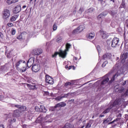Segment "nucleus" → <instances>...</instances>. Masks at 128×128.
Wrapping results in <instances>:
<instances>
[{"label": "nucleus", "instance_id": "dca6fc26", "mask_svg": "<svg viewBox=\"0 0 128 128\" xmlns=\"http://www.w3.org/2000/svg\"><path fill=\"white\" fill-rule=\"evenodd\" d=\"M121 104L120 99H116L112 106H113L114 108H116V106H120Z\"/></svg>", "mask_w": 128, "mask_h": 128}, {"label": "nucleus", "instance_id": "c9c22d12", "mask_svg": "<svg viewBox=\"0 0 128 128\" xmlns=\"http://www.w3.org/2000/svg\"><path fill=\"white\" fill-rule=\"evenodd\" d=\"M90 126H92V123H90V122H88L86 124V128H90Z\"/></svg>", "mask_w": 128, "mask_h": 128}, {"label": "nucleus", "instance_id": "2eb2a0df", "mask_svg": "<svg viewBox=\"0 0 128 128\" xmlns=\"http://www.w3.org/2000/svg\"><path fill=\"white\" fill-rule=\"evenodd\" d=\"M10 65L6 64L1 67V70L2 72H8L10 70Z\"/></svg>", "mask_w": 128, "mask_h": 128}, {"label": "nucleus", "instance_id": "423d86ee", "mask_svg": "<svg viewBox=\"0 0 128 128\" xmlns=\"http://www.w3.org/2000/svg\"><path fill=\"white\" fill-rule=\"evenodd\" d=\"M46 116L45 118H44L42 114H40L38 118H37L36 120V122L38 124H42V122H46Z\"/></svg>", "mask_w": 128, "mask_h": 128}, {"label": "nucleus", "instance_id": "4d7b16f0", "mask_svg": "<svg viewBox=\"0 0 128 128\" xmlns=\"http://www.w3.org/2000/svg\"><path fill=\"white\" fill-rule=\"evenodd\" d=\"M48 32H46L45 33V36L46 38H48Z\"/></svg>", "mask_w": 128, "mask_h": 128}, {"label": "nucleus", "instance_id": "393cba45", "mask_svg": "<svg viewBox=\"0 0 128 128\" xmlns=\"http://www.w3.org/2000/svg\"><path fill=\"white\" fill-rule=\"evenodd\" d=\"M112 108H114V107L112 106V105H110V106L108 108H107L103 112L102 114H108V112H110V110H112Z\"/></svg>", "mask_w": 128, "mask_h": 128}, {"label": "nucleus", "instance_id": "aec40b11", "mask_svg": "<svg viewBox=\"0 0 128 128\" xmlns=\"http://www.w3.org/2000/svg\"><path fill=\"white\" fill-rule=\"evenodd\" d=\"M108 12L106 11H104L98 16L97 18L98 20H100V18H102V16H106Z\"/></svg>", "mask_w": 128, "mask_h": 128}, {"label": "nucleus", "instance_id": "9d476101", "mask_svg": "<svg viewBox=\"0 0 128 128\" xmlns=\"http://www.w3.org/2000/svg\"><path fill=\"white\" fill-rule=\"evenodd\" d=\"M34 58L32 57L28 60L27 62V66L28 68H30V66H32L34 64Z\"/></svg>", "mask_w": 128, "mask_h": 128}, {"label": "nucleus", "instance_id": "69168bd1", "mask_svg": "<svg viewBox=\"0 0 128 128\" xmlns=\"http://www.w3.org/2000/svg\"><path fill=\"white\" fill-rule=\"evenodd\" d=\"M98 0V2H100L102 3V1H103L104 0Z\"/></svg>", "mask_w": 128, "mask_h": 128}, {"label": "nucleus", "instance_id": "f8f14e48", "mask_svg": "<svg viewBox=\"0 0 128 128\" xmlns=\"http://www.w3.org/2000/svg\"><path fill=\"white\" fill-rule=\"evenodd\" d=\"M16 108H18L19 110L22 112H25L26 110V106H20V105H14Z\"/></svg>", "mask_w": 128, "mask_h": 128}, {"label": "nucleus", "instance_id": "0eeeda50", "mask_svg": "<svg viewBox=\"0 0 128 128\" xmlns=\"http://www.w3.org/2000/svg\"><path fill=\"white\" fill-rule=\"evenodd\" d=\"M66 106V104L64 102H60L56 104L54 107H52L51 108L52 111L54 112V110H56V108H64V106Z\"/></svg>", "mask_w": 128, "mask_h": 128}, {"label": "nucleus", "instance_id": "a211bd4d", "mask_svg": "<svg viewBox=\"0 0 128 128\" xmlns=\"http://www.w3.org/2000/svg\"><path fill=\"white\" fill-rule=\"evenodd\" d=\"M112 58V54L110 53H107L102 56L103 60H110Z\"/></svg>", "mask_w": 128, "mask_h": 128}, {"label": "nucleus", "instance_id": "79ce46f5", "mask_svg": "<svg viewBox=\"0 0 128 128\" xmlns=\"http://www.w3.org/2000/svg\"><path fill=\"white\" fill-rule=\"evenodd\" d=\"M119 120L118 118H117L115 120H114L112 122H110L108 124H114V122H118V120Z\"/></svg>", "mask_w": 128, "mask_h": 128}, {"label": "nucleus", "instance_id": "4c0bfd02", "mask_svg": "<svg viewBox=\"0 0 128 128\" xmlns=\"http://www.w3.org/2000/svg\"><path fill=\"white\" fill-rule=\"evenodd\" d=\"M108 64V61L104 62V63L102 64V68H104V66H106V64Z\"/></svg>", "mask_w": 128, "mask_h": 128}, {"label": "nucleus", "instance_id": "6e6552de", "mask_svg": "<svg viewBox=\"0 0 128 128\" xmlns=\"http://www.w3.org/2000/svg\"><path fill=\"white\" fill-rule=\"evenodd\" d=\"M46 82L50 84H54V78L48 75H46Z\"/></svg>", "mask_w": 128, "mask_h": 128}, {"label": "nucleus", "instance_id": "a878e982", "mask_svg": "<svg viewBox=\"0 0 128 128\" xmlns=\"http://www.w3.org/2000/svg\"><path fill=\"white\" fill-rule=\"evenodd\" d=\"M100 33L101 34L102 38H108V34H106V33L104 31L100 30Z\"/></svg>", "mask_w": 128, "mask_h": 128}, {"label": "nucleus", "instance_id": "f704fd0d", "mask_svg": "<svg viewBox=\"0 0 128 128\" xmlns=\"http://www.w3.org/2000/svg\"><path fill=\"white\" fill-rule=\"evenodd\" d=\"M94 12V8H90L86 11V12Z\"/></svg>", "mask_w": 128, "mask_h": 128}, {"label": "nucleus", "instance_id": "72a5a7b5", "mask_svg": "<svg viewBox=\"0 0 128 128\" xmlns=\"http://www.w3.org/2000/svg\"><path fill=\"white\" fill-rule=\"evenodd\" d=\"M14 74V70H11L10 72H8V73H7V74L8 76H12Z\"/></svg>", "mask_w": 128, "mask_h": 128}, {"label": "nucleus", "instance_id": "c756f323", "mask_svg": "<svg viewBox=\"0 0 128 128\" xmlns=\"http://www.w3.org/2000/svg\"><path fill=\"white\" fill-rule=\"evenodd\" d=\"M40 112H46V107L44 106H40Z\"/></svg>", "mask_w": 128, "mask_h": 128}, {"label": "nucleus", "instance_id": "de8ad7c7", "mask_svg": "<svg viewBox=\"0 0 128 128\" xmlns=\"http://www.w3.org/2000/svg\"><path fill=\"white\" fill-rule=\"evenodd\" d=\"M16 120V118H14L13 120H10L9 122H14Z\"/></svg>", "mask_w": 128, "mask_h": 128}, {"label": "nucleus", "instance_id": "473e14b6", "mask_svg": "<svg viewBox=\"0 0 128 128\" xmlns=\"http://www.w3.org/2000/svg\"><path fill=\"white\" fill-rule=\"evenodd\" d=\"M62 38L61 36H58L56 40V42H62Z\"/></svg>", "mask_w": 128, "mask_h": 128}, {"label": "nucleus", "instance_id": "e2e57ef3", "mask_svg": "<svg viewBox=\"0 0 128 128\" xmlns=\"http://www.w3.org/2000/svg\"><path fill=\"white\" fill-rule=\"evenodd\" d=\"M26 8V6H22V8Z\"/></svg>", "mask_w": 128, "mask_h": 128}, {"label": "nucleus", "instance_id": "680f3d73", "mask_svg": "<svg viewBox=\"0 0 128 128\" xmlns=\"http://www.w3.org/2000/svg\"><path fill=\"white\" fill-rule=\"evenodd\" d=\"M73 14H76V10H74V11H73Z\"/></svg>", "mask_w": 128, "mask_h": 128}, {"label": "nucleus", "instance_id": "412c9836", "mask_svg": "<svg viewBox=\"0 0 128 128\" xmlns=\"http://www.w3.org/2000/svg\"><path fill=\"white\" fill-rule=\"evenodd\" d=\"M18 18V14H14L10 18V22H14L15 20H16Z\"/></svg>", "mask_w": 128, "mask_h": 128}, {"label": "nucleus", "instance_id": "864d4df0", "mask_svg": "<svg viewBox=\"0 0 128 128\" xmlns=\"http://www.w3.org/2000/svg\"><path fill=\"white\" fill-rule=\"evenodd\" d=\"M126 81H124V82H122V86H126Z\"/></svg>", "mask_w": 128, "mask_h": 128}, {"label": "nucleus", "instance_id": "6ab92c4d", "mask_svg": "<svg viewBox=\"0 0 128 128\" xmlns=\"http://www.w3.org/2000/svg\"><path fill=\"white\" fill-rule=\"evenodd\" d=\"M122 62H124L126 58H128V52L123 54L120 57Z\"/></svg>", "mask_w": 128, "mask_h": 128}, {"label": "nucleus", "instance_id": "774afa93", "mask_svg": "<svg viewBox=\"0 0 128 128\" xmlns=\"http://www.w3.org/2000/svg\"><path fill=\"white\" fill-rule=\"evenodd\" d=\"M23 128H26V125L23 126Z\"/></svg>", "mask_w": 128, "mask_h": 128}, {"label": "nucleus", "instance_id": "5701e85b", "mask_svg": "<svg viewBox=\"0 0 128 128\" xmlns=\"http://www.w3.org/2000/svg\"><path fill=\"white\" fill-rule=\"evenodd\" d=\"M26 86H28V88L30 90H36V85L34 84H26Z\"/></svg>", "mask_w": 128, "mask_h": 128}, {"label": "nucleus", "instance_id": "39448f33", "mask_svg": "<svg viewBox=\"0 0 128 128\" xmlns=\"http://www.w3.org/2000/svg\"><path fill=\"white\" fill-rule=\"evenodd\" d=\"M118 42H120V39L116 37L114 38L112 41L111 46L116 48L118 46Z\"/></svg>", "mask_w": 128, "mask_h": 128}, {"label": "nucleus", "instance_id": "bf43d9fd", "mask_svg": "<svg viewBox=\"0 0 128 128\" xmlns=\"http://www.w3.org/2000/svg\"><path fill=\"white\" fill-rule=\"evenodd\" d=\"M104 115L102 114L101 115H100V118H104Z\"/></svg>", "mask_w": 128, "mask_h": 128}, {"label": "nucleus", "instance_id": "603ef678", "mask_svg": "<svg viewBox=\"0 0 128 128\" xmlns=\"http://www.w3.org/2000/svg\"><path fill=\"white\" fill-rule=\"evenodd\" d=\"M106 42H107V44H108V46H110V40H107Z\"/></svg>", "mask_w": 128, "mask_h": 128}, {"label": "nucleus", "instance_id": "5fc2aeb1", "mask_svg": "<svg viewBox=\"0 0 128 128\" xmlns=\"http://www.w3.org/2000/svg\"><path fill=\"white\" fill-rule=\"evenodd\" d=\"M4 96L2 95L0 96V100H4Z\"/></svg>", "mask_w": 128, "mask_h": 128}, {"label": "nucleus", "instance_id": "ea45409f", "mask_svg": "<svg viewBox=\"0 0 128 128\" xmlns=\"http://www.w3.org/2000/svg\"><path fill=\"white\" fill-rule=\"evenodd\" d=\"M110 14L112 16H114V14H116V12L114 10H112L110 12Z\"/></svg>", "mask_w": 128, "mask_h": 128}, {"label": "nucleus", "instance_id": "9b49d317", "mask_svg": "<svg viewBox=\"0 0 128 128\" xmlns=\"http://www.w3.org/2000/svg\"><path fill=\"white\" fill-rule=\"evenodd\" d=\"M20 10H22L20 5H18L13 10V12L14 14H18Z\"/></svg>", "mask_w": 128, "mask_h": 128}, {"label": "nucleus", "instance_id": "e433bc0d", "mask_svg": "<svg viewBox=\"0 0 128 128\" xmlns=\"http://www.w3.org/2000/svg\"><path fill=\"white\" fill-rule=\"evenodd\" d=\"M12 34L14 36L16 34V30L12 28Z\"/></svg>", "mask_w": 128, "mask_h": 128}, {"label": "nucleus", "instance_id": "0e129e2a", "mask_svg": "<svg viewBox=\"0 0 128 128\" xmlns=\"http://www.w3.org/2000/svg\"><path fill=\"white\" fill-rule=\"evenodd\" d=\"M0 36H2V33L0 32Z\"/></svg>", "mask_w": 128, "mask_h": 128}, {"label": "nucleus", "instance_id": "1a4fd4ad", "mask_svg": "<svg viewBox=\"0 0 128 128\" xmlns=\"http://www.w3.org/2000/svg\"><path fill=\"white\" fill-rule=\"evenodd\" d=\"M84 26L82 25L80 26L77 28L73 30L72 34H76L80 32H82V30H84Z\"/></svg>", "mask_w": 128, "mask_h": 128}, {"label": "nucleus", "instance_id": "052dcab7", "mask_svg": "<svg viewBox=\"0 0 128 128\" xmlns=\"http://www.w3.org/2000/svg\"><path fill=\"white\" fill-rule=\"evenodd\" d=\"M124 2H122V6L123 8H124Z\"/></svg>", "mask_w": 128, "mask_h": 128}, {"label": "nucleus", "instance_id": "b1692460", "mask_svg": "<svg viewBox=\"0 0 128 128\" xmlns=\"http://www.w3.org/2000/svg\"><path fill=\"white\" fill-rule=\"evenodd\" d=\"M70 46H72V45L68 43H67L66 45V49L64 51L66 52H66L68 50V48H70Z\"/></svg>", "mask_w": 128, "mask_h": 128}, {"label": "nucleus", "instance_id": "bb28decb", "mask_svg": "<svg viewBox=\"0 0 128 128\" xmlns=\"http://www.w3.org/2000/svg\"><path fill=\"white\" fill-rule=\"evenodd\" d=\"M18 0H7L6 2L8 4H16V2H18Z\"/></svg>", "mask_w": 128, "mask_h": 128}, {"label": "nucleus", "instance_id": "7c9ffc66", "mask_svg": "<svg viewBox=\"0 0 128 128\" xmlns=\"http://www.w3.org/2000/svg\"><path fill=\"white\" fill-rule=\"evenodd\" d=\"M10 51L8 52V50H6L5 54L6 56V57L8 58H10Z\"/></svg>", "mask_w": 128, "mask_h": 128}, {"label": "nucleus", "instance_id": "ddd939ff", "mask_svg": "<svg viewBox=\"0 0 128 128\" xmlns=\"http://www.w3.org/2000/svg\"><path fill=\"white\" fill-rule=\"evenodd\" d=\"M20 114H22V112H20L18 109L16 110L13 113V116H14V118H20Z\"/></svg>", "mask_w": 128, "mask_h": 128}, {"label": "nucleus", "instance_id": "f3484780", "mask_svg": "<svg viewBox=\"0 0 128 128\" xmlns=\"http://www.w3.org/2000/svg\"><path fill=\"white\" fill-rule=\"evenodd\" d=\"M42 50L40 49H34L33 50V54L35 56H40V54H42Z\"/></svg>", "mask_w": 128, "mask_h": 128}, {"label": "nucleus", "instance_id": "6e6d98bb", "mask_svg": "<svg viewBox=\"0 0 128 128\" xmlns=\"http://www.w3.org/2000/svg\"><path fill=\"white\" fill-rule=\"evenodd\" d=\"M72 68L73 70H74V66H70L68 67V70H72Z\"/></svg>", "mask_w": 128, "mask_h": 128}, {"label": "nucleus", "instance_id": "37998d69", "mask_svg": "<svg viewBox=\"0 0 128 128\" xmlns=\"http://www.w3.org/2000/svg\"><path fill=\"white\" fill-rule=\"evenodd\" d=\"M58 28V26L56 24H54L53 26V30H56V29Z\"/></svg>", "mask_w": 128, "mask_h": 128}, {"label": "nucleus", "instance_id": "4be33fe9", "mask_svg": "<svg viewBox=\"0 0 128 128\" xmlns=\"http://www.w3.org/2000/svg\"><path fill=\"white\" fill-rule=\"evenodd\" d=\"M94 36H96V34L94 33V32H92L90 33L88 36L87 38L88 40H92L94 38Z\"/></svg>", "mask_w": 128, "mask_h": 128}, {"label": "nucleus", "instance_id": "a19ab883", "mask_svg": "<svg viewBox=\"0 0 128 128\" xmlns=\"http://www.w3.org/2000/svg\"><path fill=\"white\" fill-rule=\"evenodd\" d=\"M96 49L98 52V53L100 54V47L99 46H96Z\"/></svg>", "mask_w": 128, "mask_h": 128}, {"label": "nucleus", "instance_id": "20e7f679", "mask_svg": "<svg viewBox=\"0 0 128 128\" xmlns=\"http://www.w3.org/2000/svg\"><path fill=\"white\" fill-rule=\"evenodd\" d=\"M10 16V11L8 9H4L2 12V18L8 20Z\"/></svg>", "mask_w": 128, "mask_h": 128}, {"label": "nucleus", "instance_id": "8fccbe9b", "mask_svg": "<svg viewBox=\"0 0 128 128\" xmlns=\"http://www.w3.org/2000/svg\"><path fill=\"white\" fill-rule=\"evenodd\" d=\"M50 94V93L48 92H44V96H48Z\"/></svg>", "mask_w": 128, "mask_h": 128}, {"label": "nucleus", "instance_id": "cd10ccee", "mask_svg": "<svg viewBox=\"0 0 128 128\" xmlns=\"http://www.w3.org/2000/svg\"><path fill=\"white\" fill-rule=\"evenodd\" d=\"M111 120H112V118L110 116H109L106 120H104L103 124H108V122H111Z\"/></svg>", "mask_w": 128, "mask_h": 128}, {"label": "nucleus", "instance_id": "13d9d810", "mask_svg": "<svg viewBox=\"0 0 128 128\" xmlns=\"http://www.w3.org/2000/svg\"><path fill=\"white\" fill-rule=\"evenodd\" d=\"M0 128H4V126L3 124L0 125Z\"/></svg>", "mask_w": 128, "mask_h": 128}, {"label": "nucleus", "instance_id": "4468645a", "mask_svg": "<svg viewBox=\"0 0 128 128\" xmlns=\"http://www.w3.org/2000/svg\"><path fill=\"white\" fill-rule=\"evenodd\" d=\"M32 72H38L40 70V65L34 64L32 66Z\"/></svg>", "mask_w": 128, "mask_h": 128}, {"label": "nucleus", "instance_id": "f257e3e1", "mask_svg": "<svg viewBox=\"0 0 128 128\" xmlns=\"http://www.w3.org/2000/svg\"><path fill=\"white\" fill-rule=\"evenodd\" d=\"M24 61L19 60L16 64V68L20 72H24L26 70V66Z\"/></svg>", "mask_w": 128, "mask_h": 128}, {"label": "nucleus", "instance_id": "58836bf2", "mask_svg": "<svg viewBox=\"0 0 128 128\" xmlns=\"http://www.w3.org/2000/svg\"><path fill=\"white\" fill-rule=\"evenodd\" d=\"M62 100V96H58L56 98V100H58V102Z\"/></svg>", "mask_w": 128, "mask_h": 128}, {"label": "nucleus", "instance_id": "338daca9", "mask_svg": "<svg viewBox=\"0 0 128 128\" xmlns=\"http://www.w3.org/2000/svg\"><path fill=\"white\" fill-rule=\"evenodd\" d=\"M74 60H78V58L75 57V58H74Z\"/></svg>", "mask_w": 128, "mask_h": 128}, {"label": "nucleus", "instance_id": "49530a36", "mask_svg": "<svg viewBox=\"0 0 128 128\" xmlns=\"http://www.w3.org/2000/svg\"><path fill=\"white\" fill-rule=\"evenodd\" d=\"M72 84V83L70 82H67L65 84L64 86H70Z\"/></svg>", "mask_w": 128, "mask_h": 128}, {"label": "nucleus", "instance_id": "a18cd8bd", "mask_svg": "<svg viewBox=\"0 0 128 128\" xmlns=\"http://www.w3.org/2000/svg\"><path fill=\"white\" fill-rule=\"evenodd\" d=\"M68 94H70V93H68L67 94H64L63 96H62V98H67L68 96Z\"/></svg>", "mask_w": 128, "mask_h": 128}, {"label": "nucleus", "instance_id": "c85d7f7f", "mask_svg": "<svg viewBox=\"0 0 128 128\" xmlns=\"http://www.w3.org/2000/svg\"><path fill=\"white\" fill-rule=\"evenodd\" d=\"M118 73H116L113 76L112 78L110 81V84H112V82H114V80L115 78H118Z\"/></svg>", "mask_w": 128, "mask_h": 128}, {"label": "nucleus", "instance_id": "f03ea898", "mask_svg": "<svg viewBox=\"0 0 128 128\" xmlns=\"http://www.w3.org/2000/svg\"><path fill=\"white\" fill-rule=\"evenodd\" d=\"M58 54L61 58H66V52H64L62 49L59 50V52H56L52 55V57L56 58Z\"/></svg>", "mask_w": 128, "mask_h": 128}, {"label": "nucleus", "instance_id": "09e8293b", "mask_svg": "<svg viewBox=\"0 0 128 128\" xmlns=\"http://www.w3.org/2000/svg\"><path fill=\"white\" fill-rule=\"evenodd\" d=\"M40 108H38V107L36 106L35 107V110H36V112H38L40 110Z\"/></svg>", "mask_w": 128, "mask_h": 128}, {"label": "nucleus", "instance_id": "c03bdc74", "mask_svg": "<svg viewBox=\"0 0 128 128\" xmlns=\"http://www.w3.org/2000/svg\"><path fill=\"white\" fill-rule=\"evenodd\" d=\"M18 40H22V34H20L19 36L17 37Z\"/></svg>", "mask_w": 128, "mask_h": 128}, {"label": "nucleus", "instance_id": "7ed1b4c3", "mask_svg": "<svg viewBox=\"0 0 128 128\" xmlns=\"http://www.w3.org/2000/svg\"><path fill=\"white\" fill-rule=\"evenodd\" d=\"M111 74H112V73L110 72L104 76V79L101 82V85H100L101 88L102 87V86H104V84H108V80H109L108 78L110 76Z\"/></svg>", "mask_w": 128, "mask_h": 128}, {"label": "nucleus", "instance_id": "2f4dec72", "mask_svg": "<svg viewBox=\"0 0 128 128\" xmlns=\"http://www.w3.org/2000/svg\"><path fill=\"white\" fill-rule=\"evenodd\" d=\"M84 7H80V10L78 11V13L80 14H82V12H84Z\"/></svg>", "mask_w": 128, "mask_h": 128}, {"label": "nucleus", "instance_id": "3c124183", "mask_svg": "<svg viewBox=\"0 0 128 128\" xmlns=\"http://www.w3.org/2000/svg\"><path fill=\"white\" fill-rule=\"evenodd\" d=\"M8 26H14V24L12 23H8Z\"/></svg>", "mask_w": 128, "mask_h": 128}]
</instances>
